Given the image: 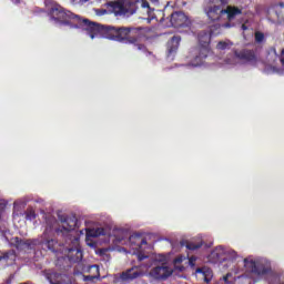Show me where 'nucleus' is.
I'll return each instance as SVG.
<instances>
[{"instance_id": "obj_1", "label": "nucleus", "mask_w": 284, "mask_h": 284, "mask_svg": "<svg viewBox=\"0 0 284 284\" xmlns=\"http://www.w3.org/2000/svg\"><path fill=\"white\" fill-rule=\"evenodd\" d=\"M50 17L55 23L61 26H71V28H82L88 32L91 39H108L109 41H116L118 43H129L134 45L135 50L145 52V44L139 43V34L141 28L134 27H114L108 24H100L88 19L80 18L78 14L63 9L59 4H54L50 9Z\"/></svg>"}, {"instance_id": "obj_2", "label": "nucleus", "mask_w": 284, "mask_h": 284, "mask_svg": "<svg viewBox=\"0 0 284 284\" xmlns=\"http://www.w3.org/2000/svg\"><path fill=\"white\" fill-rule=\"evenodd\" d=\"M211 43L212 31H201L199 33L200 45L192 51L193 59L191 60V65H193V68H199V65L205 63V59H207L210 52H212V48L210 47Z\"/></svg>"}, {"instance_id": "obj_3", "label": "nucleus", "mask_w": 284, "mask_h": 284, "mask_svg": "<svg viewBox=\"0 0 284 284\" xmlns=\"http://www.w3.org/2000/svg\"><path fill=\"white\" fill-rule=\"evenodd\" d=\"M67 247V258L71 263H81L83 261V251H81L80 239L77 235H69L68 240H64Z\"/></svg>"}, {"instance_id": "obj_4", "label": "nucleus", "mask_w": 284, "mask_h": 284, "mask_svg": "<svg viewBox=\"0 0 284 284\" xmlns=\"http://www.w3.org/2000/svg\"><path fill=\"white\" fill-rule=\"evenodd\" d=\"M230 0H210V4L204 8V12L210 21H221V17L225 14V6Z\"/></svg>"}, {"instance_id": "obj_5", "label": "nucleus", "mask_w": 284, "mask_h": 284, "mask_svg": "<svg viewBox=\"0 0 284 284\" xmlns=\"http://www.w3.org/2000/svg\"><path fill=\"white\" fill-rule=\"evenodd\" d=\"M129 243L131 245L135 246V250H139L136 253V258L141 263V261H145V258H149L148 255H145L142 250L143 245H148V240L143 237V234L134 233L129 237Z\"/></svg>"}, {"instance_id": "obj_6", "label": "nucleus", "mask_w": 284, "mask_h": 284, "mask_svg": "<svg viewBox=\"0 0 284 284\" xmlns=\"http://www.w3.org/2000/svg\"><path fill=\"white\" fill-rule=\"evenodd\" d=\"M9 244L11 247H16L18 252H28V250H32V247L39 245V240H23L16 236L9 241Z\"/></svg>"}, {"instance_id": "obj_7", "label": "nucleus", "mask_w": 284, "mask_h": 284, "mask_svg": "<svg viewBox=\"0 0 284 284\" xmlns=\"http://www.w3.org/2000/svg\"><path fill=\"white\" fill-rule=\"evenodd\" d=\"M244 267L246 272L254 274L255 276H265L270 272L265 265L250 258H244Z\"/></svg>"}, {"instance_id": "obj_8", "label": "nucleus", "mask_w": 284, "mask_h": 284, "mask_svg": "<svg viewBox=\"0 0 284 284\" xmlns=\"http://www.w3.org/2000/svg\"><path fill=\"white\" fill-rule=\"evenodd\" d=\"M62 225V234L64 236V241H68V236H72V232L79 227V220L77 216H67L64 219H60Z\"/></svg>"}, {"instance_id": "obj_9", "label": "nucleus", "mask_w": 284, "mask_h": 284, "mask_svg": "<svg viewBox=\"0 0 284 284\" xmlns=\"http://www.w3.org/2000/svg\"><path fill=\"white\" fill-rule=\"evenodd\" d=\"M44 276L50 284H77L72 277L67 274L57 273L54 271H45Z\"/></svg>"}, {"instance_id": "obj_10", "label": "nucleus", "mask_w": 284, "mask_h": 284, "mask_svg": "<svg viewBox=\"0 0 284 284\" xmlns=\"http://www.w3.org/2000/svg\"><path fill=\"white\" fill-rule=\"evenodd\" d=\"M234 55L240 61L250 63L251 65H256V63H258V55H256V50L254 49H242L240 51H235Z\"/></svg>"}, {"instance_id": "obj_11", "label": "nucleus", "mask_w": 284, "mask_h": 284, "mask_svg": "<svg viewBox=\"0 0 284 284\" xmlns=\"http://www.w3.org/2000/svg\"><path fill=\"white\" fill-rule=\"evenodd\" d=\"M170 22L172 28H190L192 21L182 11H175L171 14Z\"/></svg>"}, {"instance_id": "obj_12", "label": "nucleus", "mask_w": 284, "mask_h": 284, "mask_svg": "<svg viewBox=\"0 0 284 284\" xmlns=\"http://www.w3.org/2000/svg\"><path fill=\"white\" fill-rule=\"evenodd\" d=\"M172 268L168 266V264L163 263L160 266H155L150 271V276L152 278H155L156 281H163L165 278H169V276H172Z\"/></svg>"}, {"instance_id": "obj_13", "label": "nucleus", "mask_w": 284, "mask_h": 284, "mask_svg": "<svg viewBox=\"0 0 284 284\" xmlns=\"http://www.w3.org/2000/svg\"><path fill=\"white\" fill-rule=\"evenodd\" d=\"M17 261V251L9 250L7 252L0 251V266L10 267V265H14Z\"/></svg>"}, {"instance_id": "obj_14", "label": "nucleus", "mask_w": 284, "mask_h": 284, "mask_svg": "<svg viewBox=\"0 0 284 284\" xmlns=\"http://www.w3.org/2000/svg\"><path fill=\"white\" fill-rule=\"evenodd\" d=\"M179 45H181V36H173L166 43V57L174 59V54L179 52Z\"/></svg>"}, {"instance_id": "obj_15", "label": "nucleus", "mask_w": 284, "mask_h": 284, "mask_svg": "<svg viewBox=\"0 0 284 284\" xmlns=\"http://www.w3.org/2000/svg\"><path fill=\"white\" fill-rule=\"evenodd\" d=\"M139 276H143V272L139 271V267L134 266L122 272L120 278L124 283H130V281H134V278H139Z\"/></svg>"}, {"instance_id": "obj_16", "label": "nucleus", "mask_w": 284, "mask_h": 284, "mask_svg": "<svg viewBox=\"0 0 284 284\" xmlns=\"http://www.w3.org/2000/svg\"><path fill=\"white\" fill-rule=\"evenodd\" d=\"M82 270L85 274H89L84 275V281H94L95 278L101 277V272L97 264L84 266Z\"/></svg>"}, {"instance_id": "obj_17", "label": "nucleus", "mask_w": 284, "mask_h": 284, "mask_svg": "<svg viewBox=\"0 0 284 284\" xmlns=\"http://www.w3.org/2000/svg\"><path fill=\"white\" fill-rule=\"evenodd\" d=\"M224 14H226L227 21H234L239 14H243V9L236 6L226 4L224 7Z\"/></svg>"}, {"instance_id": "obj_18", "label": "nucleus", "mask_w": 284, "mask_h": 284, "mask_svg": "<svg viewBox=\"0 0 284 284\" xmlns=\"http://www.w3.org/2000/svg\"><path fill=\"white\" fill-rule=\"evenodd\" d=\"M58 243L59 242L54 239H48V234L45 232L42 235V240L40 242L38 241V245H45L51 252H57Z\"/></svg>"}, {"instance_id": "obj_19", "label": "nucleus", "mask_w": 284, "mask_h": 284, "mask_svg": "<svg viewBox=\"0 0 284 284\" xmlns=\"http://www.w3.org/2000/svg\"><path fill=\"white\" fill-rule=\"evenodd\" d=\"M111 7L115 17H123V14H128V9H125L123 2H112Z\"/></svg>"}, {"instance_id": "obj_20", "label": "nucleus", "mask_w": 284, "mask_h": 284, "mask_svg": "<svg viewBox=\"0 0 284 284\" xmlns=\"http://www.w3.org/2000/svg\"><path fill=\"white\" fill-rule=\"evenodd\" d=\"M105 230L103 229H97V230H89L87 232V236H91L92 239H98V236H104Z\"/></svg>"}, {"instance_id": "obj_21", "label": "nucleus", "mask_w": 284, "mask_h": 284, "mask_svg": "<svg viewBox=\"0 0 284 284\" xmlns=\"http://www.w3.org/2000/svg\"><path fill=\"white\" fill-rule=\"evenodd\" d=\"M232 45H234V43L230 40L226 41H220L216 44V49L217 50H230V48H232Z\"/></svg>"}, {"instance_id": "obj_22", "label": "nucleus", "mask_w": 284, "mask_h": 284, "mask_svg": "<svg viewBox=\"0 0 284 284\" xmlns=\"http://www.w3.org/2000/svg\"><path fill=\"white\" fill-rule=\"evenodd\" d=\"M24 216L27 221H34V219H37V212L34 211V209L28 207L24 211Z\"/></svg>"}, {"instance_id": "obj_23", "label": "nucleus", "mask_w": 284, "mask_h": 284, "mask_svg": "<svg viewBox=\"0 0 284 284\" xmlns=\"http://www.w3.org/2000/svg\"><path fill=\"white\" fill-rule=\"evenodd\" d=\"M185 247L191 251L200 250V247H203V243L186 242Z\"/></svg>"}, {"instance_id": "obj_24", "label": "nucleus", "mask_w": 284, "mask_h": 284, "mask_svg": "<svg viewBox=\"0 0 284 284\" xmlns=\"http://www.w3.org/2000/svg\"><path fill=\"white\" fill-rule=\"evenodd\" d=\"M265 41V33L257 31L255 32V43H263Z\"/></svg>"}, {"instance_id": "obj_25", "label": "nucleus", "mask_w": 284, "mask_h": 284, "mask_svg": "<svg viewBox=\"0 0 284 284\" xmlns=\"http://www.w3.org/2000/svg\"><path fill=\"white\" fill-rule=\"evenodd\" d=\"M195 263H196V257L191 256V257L189 258V265H191V267H194Z\"/></svg>"}, {"instance_id": "obj_26", "label": "nucleus", "mask_w": 284, "mask_h": 284, "mask_svg": "<svg viewBox=\"0 0 284 284\" xmlns=\"http://www.w3.org/2000/svg\"><path fill=\"white\" fill-rule=\"evenodd\" d=\"M142 1V8H146L150 11V2L148 0H141Z\"/></svg>"}, {"instance_id": "obj_27", "label": "nucleus", "mask_w": 284, "mask_h": 284, "mask_svg": "<svg viewBox=\"0 0 284 284\" xmlns=\"http://www.w3.org/2000/svg\"><path fill=\"white\" fill-rule=\"evenodd\" d=\"M230 276H232V273H227V274L223 277V281H224L225 283H227Z\"/></svg>"}, {"instance_id": "obj_28", "label": "nucleus", "mask_w": 284, "mask_h": 284, "mask_svg": "<svg viewBox=\"0 0 284 284\" xmlns=\"http://www.w3.org/2000/svg\"><path fill=\"white\" fill-rule=\"evenodd\" d=\"M182 261H183V258L178 257V258L174 260V263H181Z\"/></svg>"}, {"instance_id": "obj_29", "label": "nucleus", "mask_w": 284, "mask_h": 284, "mask_svg": "<svg viewBox=\"0 0 284 284\" xmlns=\"http://www.w3.org/2000/svg\"><path fill=\"white\" fill-rule=\"evenodd\" d=\"M196 273L197 274H203V268H201V267L196 268Z\"/></svg>"}, {"instance_id": "obj_30", "label": "nucleus", "mask_w": 284, "mask_h": 284, "mask_svg": "<svg viewBox=\"0 0 284 284\" xmlns=\"http://www.w3.org/2000/svg\"><path fill=\"white\" fill-rule=\"evenodd\" d=\"M151 3H159V0H150Z\"/></svg>"}, {"instance_id": "obj_31", "label": "nucleus", "mask_w": 284, "mask_h": 284, "mask_svg": "<svg viewBox=\"0 0 284 284\" xmlns=\"http://www.w3.org/2000/svg\"><path fill=\"white\" fill-rule=\"evenodd\" d=\"M12 3H19V0H11Z\"/></svg>"}, {"instance_id": "obj_32", "label": "nucleus", "mask_w": 284, "mask_h": 284, "mask_svg": "<svg viewBox=\"0 0 284 284\" xmlns=\"http://www.w3.org/2000/svg\"><path fill=\"white\" fill-rule=\"evenodd\" d=\"M225 27H226V28H230V23H226Z\"/></svg>"}, {"instance_id": "obj_33", "label": "nucleus", "mask_w": 284, "mask_h": 284, "mask_svg": "<svg viewBox=\"0 0 284 284\" xmlns=\"http://www.w3.org/2000/svg\"><path fill=\"white\" fill-rule=\"evenodd\" d=\"M98 1H101V0H98Z\"/></svg>"}]
</instances>
